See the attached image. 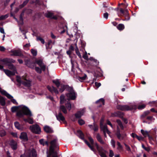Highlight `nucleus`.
Returning a JSON list of instances; mask_svg holds the SVG:
<instances>
[{
    "label": "nucleus",
    "mask_w": 157,
    "mask_h": 157,
    "mask_svg": "<svg viewBox=\"0 0 157 157\" xmlns=\"http://www.w3.org/2000/svg\"><path fill=\"white\" fill-rule=\"evenodd\" d=\"M15 60L10 59H4L1 60V62L4 64L8 66V68L13 70L11 71L8 70L3 69L5 73L9 77L14 75L17 73L16 67L11 63L15 62Z\"/></svg>",
    "instance_id": "f257e3e1"
},
{
    "label": "nucleus",
    "mask_w": 157,
    "mask_h": 157,
    "mask_svg": "<svg viewBox=\"0 0 157 157\" xmlns=\"http://www.w3.org/2000/svg\"><path fill=\"white\" fill-rule=\"evenodd\" d=\"M57 139H55L51 142V145L48 152L47 157H58L57 153L54 151V148L57 147Z\"/></svg>",
    "instance_id": "f03ea898"
},
{
    "label": "nucleus",
    "mask_w": 157,
    "mask_h": 157,
    "mask_svg": "<svg viewBox=\"0 0 157 157\" xmlns=\"http://www.w3.org/2000/svg\"><path fill=\"white\" fill-rule=\"evenodd\" d=\"M21 111H18L17 113V116L19 117H23L24 115L31 116L32 114L26 106L24 105H21L20 109Z\"/></svg>",
    "instance_id": "7ed1b4c3"
},
{
    "label": "nucleus",
    "mask_w": 157,
    "mask_h": 157,
    "mask_svg": "<svg viewBox=\"0 0 157 157\" xmlns=\"http://www.w3.org/2000/svg\"><path fill=\"white\" fill-rule=\"evenodd\" d=\"M88 139L92 145L94 144V146H96L97 149L99 152L100 155L101 157H106L105 155V153H106L105 151L104 150L102 147H99L97 143H95L94 144V140L91 137H89Z\"/></svg>",
    "instance_id": "20e7f679"
},
{
    "label": "nucleus",
    "mask_w": 157,
    "mask_h": 157,
    "mask_svg": "<svg viewBox=\"0 0 157 157\" xmlns=\"http://www.w3.org/2000/svg\"><path fill=\"white\" fill-rule=\"evenodd\" d=\"M35 63L37 64L40 67V68L38 67H35V70L37 73L40 74L42 72V71H45L46 66L43 63L42 59H36L35 61Z\"/></svg>",
    "instance_id": "39448f33"
},
{
    "label": "nucleus",
    "mask_w": 157,
    "mask_h": 157,
    "mask_svg": "<svg viewBox=\"0 0 157 157\" xmlns=\"http://www.w3.org/2000/svg\"><path fill=\"white\" fill-rule=\"evenodd\" d=\"M17 81L18 82L27 87H29L31 85L30 81L28 80L25 76H22L21 78L19 76H17Z\"/></svg>",
    "instance_id": "423d86ee"
},
{
    "label": "nucleus",
    "mask_w": 157,
    "mask_h": 157,
    "mask_svg": "<svg viewBox=\"0 0 157 157\" xmlns=\"http://www.w3.org/2000/svg\"><path fill=\"white\" fill-rule=\"evenodd\" d=\"M36 154L35 150L34 149H30L26 151L21 157H36Z\"/></svg>",
    "instance_id": "0eeeda50"
},
{
    "label": "nucleus",
    "mask_w": 157,
    "mask_h": 157,
    "mask_svg": "<svg viewBox=\"0 0 157 157\" xmlns=\"http://www.w3.org/2000/svg\"><path fill=\"white\" fill-rule=\"evenodd\" d=\"M69 92L66 94V96L67 98V100H75L76 97V94L72 88L69 87Z\"/></svg>",
    "instance_id": "6e6552de"
},
{
    "label": "nucleus",
    "mask_w": 157,
    "mask_h": 157,
    "mask_svg": "<svg viewBox=\"0 0 157 157\" xmlns=\"http://www.w3.org/2000/svg\"><path fill=\"white\" fill-rule=\"evenodd\" d=\"M60 104H65L68 110L70 111L71 109V103L67 101L65 98V97L63 95H61L60 97Z\"/></svg>",
    "instance_id": "1a4fd4ad"
},
{
    "label": "nucleus",
    "mask_w": 157,
    "mask_h": 157,
    "mask_svg": "<svg viewBox=\"0 0 157 157\" xmlns=\"http://www.w3.org/2000/svg\"><path fill=\"white\" fill-rule=\"evenodd\" d=\"M77 135L80 138L84 140L85 143L87 144L88 146L90 148V149L92 151H94V152L95 151V150L93 147L92 146H91L87 141L84 139L83 134L81 131H78L77 132Z\"/></svg>",
    "instance_id": "9d476101"
},
{
    "label": "nucleus",
    "mask_w": 157,
    "mask_h": 157,
    "mask_svg": "<svg viewBox=\"0 0 157 157\" xmlns=\"http://www.w3.org/2000/svg\"><path fill=\"white\" fill-rule=\"evenodd\" d=\"M30 129L32 132L36 134H39L41 131L40 127L37 124L30 126Z\"/></svg>",
    "instance_id": "9b49d317"
},
{
    "label": "nucleus",
    "mask_w": 157,
    "mask_h": 157,
    "mask_svg": "<svg viewBox=\"0 0 157 157\" xmlns=\"http://www.w3.org/2000/svg\"><path fill=\"white\" fill-rule=\"evenodd\" d=\"M103 119L101 120L100 123V127L101 130L103 131L105 137H106V133H107V134L109 135L110 133V132L108 130V128H107L106 125H103Z\"/></svg>",
    "instance_id": "f8f14e48"
},
{
    "label": "nucleus",
    "mask_w": 157,
    "mask_h": 157,
    "mask_svg": "<svg viewBox=\"0 0 157 157\" xmlns=\"http://www.w3.org/2000/svg\"><path fill=\"white\" fill-rule=\"evenodd\" d=\"M117 136L118 139L120 140H124L126 138L127 136V135L125 133H124L122 134H120L118 127H117Z\"/></svg>",
    "instance_id": "ddd939ff"
},
{
    "label": "nucleus",
    "mask_w": 157,
    "mask_h": 157,
    "mask_svg": "<svg viewBox=\"0 0 157 157\" xmlns=\"http://www.w3.org/2000/svg\"><path fill=\"white\" fill-rule=\"evenodd\" d=\"M20 138L24 141H27L28 140L27 134L25 132H22L21 133Z\"/></svg>",
    "instance_id": "4468645a"
},
{
    "label": "nucleus",
    "mask_w": 157,
    "mask_h": 157,
    "mask_svg": "<svg viewBox=\"0 0 157 157\" xmlns=\"http://www.w3.org/2000/svg\"><path fill=\"white\" fill-rule=\"evenodd\" d=\"M117 108L122 110H128L131 109V108L128 105H119Z\"/></svg>",
    "instance_id": "2eb2a0df"
},
{
    "label": "nucleus",
    "mask_w": 157,
    "mask_h": 157,
    "mask_svg": "<svg viewBox=\"0 0 157 157\" xmlns=\"http://www.w3.org/2000/svg\"><path fill=\"white\" fill-rule=\"evenodd\" d=\"M57 119L59 121H61L63 123L65 122V118L62 114L60 113L58 115L56 116Z\"/></svg>",
    "instance_id": "dca6fc26"
},
{
    "label": "nucleus",
    "mask_w": 157,
    "mask_h": 157,
    "mask_svg": "<svg viewBox=\"0 0 157 157\" xmlns=\"http://www.w3.org/2000/svg\"><path fill=\"white\" fill-rule=\"evenodd\" d=\"M0 92L1 94L6 96L8 98H12V96L9 94H8L6 91L2 90V88L0 87Z\"/></svg>",
    "instance_id": "f3484780"
},
{
    "label": "nucleus",
    "mask_w": 157,
    "mask_h": 157,
    "mask_svg": "<svg viewBox=\"0 0 157 157\" xmlns=\"http://www.w3.org/2000/svg\"><path fill=\"white\" fill-rule=\"evenodd\" d=\"M121 12L123 14L124 16L126 17H127L128 19H129V17H128V10H124L122 9H121L120 10Z\"/></svg>",
    "instance_id": "a211bd4d"
},
{
    "label": "nucleus",
    "mask_w": 157,
    "mask_h": 157,
    "mask_svg": "<svg viewBox=\"0 0 157 157\" xmlns=\"http://www.w3.org/2000/svg\"><path fill=\"white\" fill-rule=\"evenodd\" d=\"M96 138L98 141L102 144H106L105 142L103 141L101 137L99 134H97L96 136Z\"/></svg>",
    "instance_id": "6ab92c4d"
},
{
    "label": "nucleus",
    "mask_w": 157,
    "mask_h": 157,
    "mask_svg": "<svg viewBox=\"0 0 157 157\" xmlns=\"http://www.w3.org/2000/svg\"><path fill=\"white\" fill-rule=\"evenodd\" d=\"M85 112V109H83L81 111H78L75 114V116L77 118H79L81 117L83 115Z\"/></svg>",
    "instance_id": "aec40b11"
},
{
    "label": "nucleus",
    "mask_w": 157,
    "mask_h": 157,
    "mask_svg": "<svg viewBox=\"0 0 157 157\" xmlns=\"http://www.w3.org/2000/svg\"><path fill=\"white\" fill-rule=\"evenodd\" d=\"M10 144L13 149L15 150L17 149V143L16 142L12 140L10 141Z\"/></svg>",
    "instance_id": "412c9836"
},
{
    "label": "nucleus",
    "mask_w": 157,
    "mask_h": 157,
    "mask_svg": "<svg viewBox=\"0 0 157 157\" xmlns=\"http://www.w3.org/2000/svg\"><path fill=\"white\" fill-rule=\"evenodd\" d=\"M77 78L80 81L83 82L84 80L87 79V76L85 74H84L83 76H77Z\"/></svg>",
    "instance_id": "4be33fe9"
},
{
    "label": "nucleus",
    "mask_w": 157,
    "mask_h": 157,
    "mask_svg": "<svg viewBox=\"0 0 157 157\" xmlns=\"http://www.w3.org/2000/svg\"><path fill=\"white\" fill-rule=\"evenodd\" d=\"M48 89L51 92H55L56 94H58V90L53 86H47Z\"/></svg>",
    "instance_id": "5701e85b"
},
{
    "label": "nucleus",
    "mask_w": 157,
    "mask_h": 157,
    "mask_svg": "<svg viewBox=\"0 0 157 157\" xmlns=\"http://www.w3.org/2000/svg\"><path fill=\"white\" fill-rule=\"evenodd\" d=\"M26 65L28 67L32 69L35 68L36 67L35 63L29 62L26 63Z\"/></svg>",
    "instance_id": "b1692460"
},
{
    "label": "nucleus",
    "mask_w": 157,
    "mask_h": 157,
    "mask_svg": "<svg viewBox=\"0 0 157 157\" xmlns=\"http://www.w3.org/2000/svg\"><path fill=\"white\" fill-rule=\"evenodd\" d=\"M11 52L14 56H21L22 55L21 51L19 50L12 51Z\"/></svg>",
    "instance_id": "393cba45"
},
{
    "label": "nucleus",
    "mask_w": 157,
    "mask_h": 157,
    "mask_svg": "<svg viewBox=\"0 0 157 157\" xmlns=\"http://www.w3.org/2000/svg\"><path fill=\"white\" fill-rule=\"evenodd\" d=\"M45 16L54 19H57L56 17L54 16L53 14L50 12H48L46 13Z\"/></svg>",
    "instance_id": "a878e982"
},
{
    "label": "nucleus",
    "mask_w": 157,
    "mask_h": 157,
    "mask_svg": "<svg viewBox=\"0 0 157 157\" xmlns=\"http://www.w3.org/2000/svg\"><path fill=\"white\" fill-rule=\"evenodd\" d=\"M14 125L15 127L18 130H22L23 129V127L22 125H20L19 123L16 122L14 123Z\"/></svg>",
    "instance_id": "bb28decb"
},
{
    "label": "nucleus",
    "mask_w": 157,
    "mask_h": 157,
    "mask_svg": "<svg viewBox=\"0 0 157 157\" xmlns=\"http://www.w3.org/2000/svg\"><path fill=\"white\" fill-rule=\"evenodd\" d=\"M141 132L144 137H146L148 135L149 133H150V131L148 132L147 131H145L143 129H141Z\"/></svg>",
    "instance_id": "cd10ccee"
},
{
    "label": "nucleus",
    "mask_w": 157,
    "mask_h": 157,
    "mask_svg": "<svg viewBox=\"0 0 157 157\" xmlns=\"http://www.w3.org/2000/svg\"><path fill=\"white\" fill-rule=\"evenodd\" d=\"M52 41L51 40H49L48 41V43L45 45L46 48L47 49H51L52 46Z\"/></svg>",
    "instance_id": "c85d7f7f"
},
{
    "label": "nucleus",
    "mask_w": 157,
    "mask_h": 157,
    "mask_svg": "<svg viewBox=\"0 0 157 157\" xmlns=\"http://www.w3.org/2000/svg\"><path fill=\"white\" fill-rule=\"evenodd\" d=\"M44 131L47 133H52L53 132V130L52 128L48 126H45L44 128Z\"/></svg>",
    "instance_id": "c756f323"
},
{
    "label": "nucleus",
    "mask_w": 157,
    "mask_h": 157,
    "mask_svg": "<svg viewBox=\"0 0 157 157\" xmlns=\"http://www.w3.org/2000/svg\"><path fill=\"white\" fill-rule=\"evenodd\" d=\"M0 103L2 106L5 105L6 104L5 99L1 96H0Z\"/></svg>",
    "instance_id": "7c9ffc66"
},
{
    "label": "nucleus",
    "mask_w": 157,
    "mask_h": 157,
    "mask_svg": "<svg viewBox=\"0 0 157 157\" xmlns=\"http://www.w3.org/2000/svg\"><path fill=\"white\" fill-rule=\"evenodd\" d=\"M40 143V144L44 146L45 145H47V146L48 145V142L47 141H44V139H41L39 141Z\"/></svg>",
    "instance_id": "2f4dec72"
},
{
    "label": "nucleus",
    "mask_w": 157,
    "mask_h": 157,
    "mask_svg": "<svg viewBox=\"0 0 157 157\" xmlns=\"http://www.w3.org/2000/svg\"><path fill=\"white\" fill-rule=\"evenodd\" d=\"M117 150L120 151H123V147L122 146L121 144V143L119 142H117Z\"/></svg>",
    "instance_id": "473e14b6"
},
{
    "label": "nucleus",
    "mask_w": 157,
    "mask_h": 157,
    "mask_svg": "<svg viewBox=\"0 0 157 157\" xmlns=\"http://www.w3.org/2000/svg\"><path fill=\"white\" fill-rule=\"evenodd\" d=\"M24 121L26 122H28L30 124H33V121L32 118L30 117H29L28 119H24Z\"/></svg>",
    "instance_id": "72a5a7b5"
},
{
    "label": "nucleus",
    "mask_w": 157,
    "mask_h": 157,
    "mask_svg": "<svg viewBox=\"0 0 157 157\" xmlns=\"http://www.w3.org/2000/svg\"><path fill=\"white\" fill-rule=\"evenodd\" d=\"M117 28L118 30H122L124 29V26L123 24H120L117 25Z\"/></svg>",
    "instance_id": "f704fd0d"
},
{
    "label": "nucleus",
    "mask_w": 157,
    "mask_h": 157,
    "mask_svg": "<svg viewBox=\"0 0 157 157\" xmlns=\"http://www.w3.org/2000/svg\"><path fill=\"white\" fill-rule=\"evenodd\" d=\"M20 107L21 106H13L11 108L12 112H16L17 110H18L20 109Z\"/></svg>",
    "instance_id": "c9c22d12"
},
{
    "label": "nucleus",
    "mask_w": 157,
    "mask_h": 157,
    "mask_svg": "<svg viewBox=\"0 0 157 157\" xmlns=\"http://www.w3.org/2000/svg\"><path fill=\"white\" fill-rule=\"evenodd\" d=\"M96 103H99L100 106L103 105L104 104V100L103 98H101L99 100L96 101Z\"/></svg>",
    "instance_id": "e433bc0d"
},
{
    "label": "nucleus",
    "mask_w": 157,
    "mask_h": 157,
    "mask_svg": "<svg viewBox=\"0 0 157 157\" xmlns=\"http://www.w3.org/2000/svg\"><path fill=\"white\" fill-rule=\"evenodd\" d=\"M60 109L64 113H67V111L65 107L63 105H61L60 107Z\"/></svg>",
    "instance_id": "4c0bfd02"
},
{
    "label": "nucleus",
    "mask_w": 157,
    "mask_h": 157,
    "mask_svg": "<svg viewBox=\"0 0 157 157\" xmlns=\"http://www.w3.org/2000/svg\"><path fill=\"white\" fill-rule=\"evenodd\" d=\"M117 121L118 125L117 126V128L118 127V129H119V126L121 129H123L124 127L121 121L119 120H117Z\"/></svg>",
    "instance_id": "58836bf2"
},
{
    "label": "nucleus",
    "mask_w": 157,
    "mask_h": 157,
    "mask_svg": "<svg viewBox=\"0 0 157 157\" xmlns=\"http://www.w3.org/2000/svg\"><path fill=\"white\" fill-rule=\"evenodd\" d=\"M75 45L76 46V48L75 49L76 53L80 58H81V56L79 51L78 48L77 47V44H76Z\"/></svg>",
    "instance_id": "ea45409f"
},
{
    "label": "nucleus",
    "mask_w": 157,
    "mask_h": 157,
    "mask_svg": "<svg viewBox=\"0 0 157 157\" xmlns=\"http://www.w3.org/2000/svg\"><path fill=\"white\" fill-rule=\"evenodd\" d=\"M142 147L143 148H144L145 150L147 152H149L150 150L151 147L149 146H148L147 147H146L143 144H142Z\"/></svg>",
    "instance_id": "a19ab883"
},
{
    "label": "nucleus",
    "mask_w": 157,
    "mask_h": 157,
    "mask_svg": "<svg viewBox=\"0 0 157 157\" xmlns=\"http://www.w3.org/2000/svg\"><path fill=\"white\" fill-rule=\"evenodd\" d=\"M37 41H40L43 44H44L45 43V41L44 40L40 37L39 36L37 37Z\"/></svg>",
    "instance_id": "79ce46f5"
},
{
    "label": "nucleus",
    "mask_w": 157,
    "mask_h": 157,
    "mask_svg": "<svg viewBox=\"0 0 157 157\" xmlns=\"http://www.w3.org/2000/svg\"><path fill=\"white\" fill-rule=\"evenodd\" d=\"M31 52L33 56H36L37 55V52L36 50L34 49H31Z\"/></svg>",
    "instance_id": "37998d69"
},
{
    "label": "nucleus",
    "mask_w": 157,
    "mask_h": 157,
    "mask_svg": "<svg viewBox=\"0 0 157 157\" xmlns=\"http://www.w3.org/2000/svg\"><path fill=\"white\" fill-rule=\"evenodd\" d=\"M53 82L56 84L57 87L58 88L60 86V83L58 80H53Z\"/></svg>",
    "instance_id": "c03bdc74"
},
{
    "label": "nucleus",
    "mask_w": 157,
    "mask_h": 157,
    "mask_svg": "<svg viewBox=\"0 0 157 157\" xmlns=\"http://www.w3.org/2000/svg\"><path fill=\"white\" fill-rule=\"evenodd\" d=\"M8 17V14H6L5 15H2L0 17V20H3L7 18Z\"/></svg>",
    "instance_id": "a18cd8bd"
},
{
    "label": "nucleus",
    "mask_w": 157,
    "mask_h": 157,
    "mask_svg": "<svg viewBox=\"0 0 157 157\" xmlns=\"http://www.w3.org/2000/svg\"><path fill=\"white\" fill-rule=\"evenodd\" d=\"M6 134V132L5 130H2L0 131V136H5Z\"/></svg>",
    "instance_id": "49530a36"
},
{
    "label": "nucleus",
    "mask_w": 157,
    "mask_h": 157,
    "mask_svg": "<svg viewBox=\"0 0 157 157\" xmlns=\"http://www.w3.org/2000/svg\"><path fill=\"white\" fill-rule=\"evenodd\" d=\"M61 88L59 89V91L61 92H63L66 88V86L63 85H61L60 86Z\"/></svg>",
    "instance_id": "de8ad7c7"
},
{
    "label": "nucleus",
    "mask_w": 157,
    "mask_h": 157,
    "mask_svg": "<svg viewBox=\"0 0 157 157\" xmlns=\"http://www.w3.org/2000/svg\"><path fill=\"white\" fill-rule=\"evenodd\" d=\"M28 2V0L25 1L21 5L19 6V8H21L25 6Z\"/></svg>",
    "instance_id": "09e8293b"
},
{
    "label": "nucleus",
    "mask_w": 157,
    "mask_h": 157,
    "mask_svg": "<svg viewBox=\"0 0 157 157\" xmlns=\"http://www.w3.org/2000/svg\"><path fill=\"white\" fill-rule=\"evenodd\" d=\"M124 145L126 147V150L129 152H131V150L130 147L126 144H124Z\"/></svg>",
    "instance_id": "8fccbe9b"
},
{
    "label": "nucleus",
    "mask_w": 157,
    "mask_h": 157,
    "mask_svg": "<svg viewBox=\"0 0 157 157\" xmlns=\"http://www.w3.org/2000/svg\"><path fill=\"white\" fill-rule=\"evenodd\" d=\"M120 114L121 113L120 112H117L116 113H115L114 114H113L112 115V116H119V117H120Z\"/></svg>",
    "instance_id": "3c124183"
},
{
    "label": "nucleus",
    "mask_w": 157,
    "mask_h": 157,
    "mask_svg": "<svg viewBox=\"0 0 157 157\" xmlns=\"http://www.w3.org/2000/svg\"><path fill=\"white\" fill-rule=\"evenodd\" d=\"M78 123L79 124L82 125L85 124L84 121L82 119H79L78 121Z\"/></svg>",
    "instance_id": "603ef678"
},
{
    "label": "nucleus",
    "mask_w": 157,
    "mask_h": 157,
    "mask_svg": "<svg viewBox=\"0 0 157 157\" xmlns=\"http://www.w3.org/2000/svg\"><path fill=\"white\" fill-rule=\"evenodd\" d=\"M145 107V105L144 104H143L142 105H139L138 106V108L139 109H142L144 108Z\"/></svg>",
    "instance_id": "864d4df0"
},
{
    "label": "nucleus",
    "mask_w": 157,
    "mask_h": 157,
    "mask_svg": "<svg viewBox=\"0 0 157 157\" xmlns=\"http://www.w3.org/2000/svg\"><path fill=\"white\" fill-rule=\"evenodd\" d=\"M111 143L112 146L114 148L115 147V141L113 140H112L111 141Z\"/></svg>",
    "instance_id": "5fc2aeb1"
},
{
    "label": "nucleus",
    "mask_w": 157,
    "mask_h": 157,
    "mask_svg": "<svg viewBox=\"0 0 157 157\" xmlns=\"http://www.w3.org/2000/svg\"><path fill=\"white\" fill-rule=\"evenodd\" d=\"M114 155V153L113 151L111 150L109 151V156L110 157H113Z\"/></svg>",
    "instance_id": "6e6d98bb"
},
{
    "label": "nucleus",
    "mask_w": 157,
    "mask_h": 157,
    "mask_svg": "<svg viewBox=\"0 0 157 157\" xmlns=\"http://www.w3.org/2000/svg\"><path fill=\"white\" fill-rule=\"evenodd\" d=\"M108 16V14L107 13H105L104 14L103 17H104L106 19H107Z\"/></svg>",
    "instance_id": "4d7b16f0"
},
{
    "label": "nucleus",
    "mask_w": 157,
    "mask_h": 157,
    "mask_svg": "<svg viewBox=\"0 0 157 157\" xmlns=\"http://www.w3.org/2000/svg\"><path fill=\"white\" fill-rule=\"evenodd\" d=\"M95 85L97 88H98L101 86V84L100 83L95 82Z\"/></svg>",
    "instance_id": "13d9d810"
},
{
    "label": "nucleus",
    "mask_w": 157,
    "mask_h": 157,
    "mask_svg": "<svg viewBox=\"0 0 157 157\" xmlns=\"http://www.w3.org/2000/svg\"><path fill=\"white\" fill-rule=\"evenodd\" d=\"M12 98L13 97L11 98H10V99H11V101L14 104H17V102L16 100L14 99H12Z\"/></svg>",
    "instance_id": "bf43d9fd"
},
{
    "label": "nucleus",
    "mask_w": 157,
    "mask_h": 157,
    "mask_svg": "<svg viewBox=\"0 0 157 157\" xmlns=\"http://www.w3.org/2000/svg\"><path fill=\"white\" fill-rule=\"evenodd\" d=\"M136 138L139 141L142 140L143 139V138L142 136H137Z\"/></svg>",
    "instance_id": "052dcab7"
},
{
    "label": "nucleus",
    "mask_w": 157,
    "mask_h": 157,
    "mask_svg": "<svg viewBox=\"0 0 157 157\" xmlns=\"http://www.w3.org/2000/svg\"><path fill=\"white\" fill-rule=\"evenodd\" d=\"M94 128H93V129H94V131H97L98 129V126H97L96 125L94 124Z\"/></svg>",
    "instance_id": "680f3d73"
},
{
    "label": "nucleus",
    "mask_w": 157,
    "mask_h": 157,
    "mask_svg": "<svg viewBox=\"0 0 157 157\" xmlns=\"http://www.w3.org/2000/svg\"><path fill=\"white\" fill-rule=\"evenodd\" d=\"M5 48L3 46H0V51H4L5 50Z\"/></svg>",
    "instance_id": "e2e57ef3"
},
{
    "label": "nucleus",
    "mask_w": 157,
    "mask_h": 157,
    "mask_svg": "<svg viewBox=\"0 0 157 157\" xmlns=\"http://www.w3.org/2000/svg\"><path fill=\"white\" fill-rule=\"evenodd\" d=\"M83 57L86 60H87L88 59V57L86 53L83 56Z\"/></svg>",
    "instance_id": "0e129e2a"
},
{
    "label": "nucleus",
    "mask_w": 157,
    "mask_h": 157,
    "mask_svg": "<svg viewBox=\"0 0 157 157\" xmlns=\"http://www.w3.org/2000/svg\"><path fill=\"white\" fill-rule=\"evenodd\" d=\"M131 136L133 138H136L137 135L134 133H132L131 135Z\"/></svg>",
    "instance_id": "69168bd1"
},
{
    "label": "nucleus",
    "mask_w": 157,
    "mask_h": 157,
    "mask_svg": "<svg viewBox=\"0 0 157 157\" xmlns=\"http://www.w3.org/2000/svg\"><path fill=\"white\" fill-rule=\"evenodd\" d=\"M107 123L112 128H113V125L108 120L107 121Z\"/></svg>",
    "instance_id": "338daca9"
},
{
    "label": "nucleus",
    "mask_w": 157,
    "mask_h": 157,
    "mask_svg": "<svg viewBox=\"0 0 157 157\" xmlns=\"http://www.w3.org/2000/svg\"><path fill=\"white\" fill-rule=\"evenodd\" d=\"M51 37L52 39H55L56 38V36L54 35V34L52 33H51Z\"/></svg>",
    "instance_id": "774afa93"
}]
</instances>
